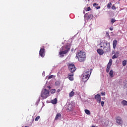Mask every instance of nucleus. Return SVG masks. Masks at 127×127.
Here are the masks:
<instances>
[{
    "label": "nucleus",
    "mask_w": 127,
    "mask_h": 127,
    "mask_svg": "<svg viewBox=\"0 0 127 127\" xmlns=\"http://www.w3.org/2000/svg\"><path fill=\"white\" fill-rule=\"evenodd\" d=\"M76 57H77L79 62H84L86 60V53L84 51H80L76 54Z\"/></svg>",
    "instance_id": "1"
},
{
    "label": "nucleus",
    "mask_w": 127,
    "mask_h": 127,
    "mask_svg": "<svg viewBox=\"0 0 127 127\" xmlns=\"http://www.w3.org/2000/svg\"><path fill=\"white\" fill-rule=\"evenodd\" d=\"M70 46L66 45L62 47V50H61V52H59V55L61 57H64V54H66L68 53L69 51H70Z\"/></svg>",
    "instance_id": "2"
},
{
    "label": "nucleus",
    "mask_w": 127,
    "mask_h": 127,
    "mask_svg": "<svg viewBox=\"0 0 127 127\" xmlns=\"http://www.w3.org/2000/svg\"><path fill=\"white\" fill-rule=\"evenodd\" d=\"M91 74H92V69L86 70L83 74L82 76V81L84 83L87 82L88 80H89V78H90V76H91Z\"/></svg>",
    "instance_id": "3"
},
{
    "label": "nucleus",
    "mask_w": 127,
    "mask_h": 127,
    "mask_svg": "<svg viewBox=\"0 0 127 127\" xmlns=\"http://www.w3.org/2000/svg\"><path fill=\"white\" fill-rule=\"evenodd\" d=\"M103 47V50L105 52V53L109 52V51H111V45L110 43H108V42H104L103 46H101L100 48H102Z\"/></svg>",
    "instance_id": "4"
},
{
    "label": "nucleus",
    "mask_w": 127,
    "mask_h": 127,
    "mask_svg": "<svg viewBox=\"0 0 127 127\" xmlns=\"http://www.w3.org/2000/svg\"><path fill=\"white\" fill-rule=\"evenodd\" d=\"M49 91L47 89L43 90L41 93V97L42 99H47L48 97H49Z\"/></svg>",
    "instance_id": "5"
},
{
    "label": "nucleus",
    "mask_w": 127,
    "mask_h": 127,
    "mask_svg": "<svg viewBox=\"0 0 127 127\" xmlns=\"http://www.w3.org/2000/svg\"><path fill=\"white\" fill-rule=\"evenodd\" d=\"M68 68L71 73H74L75 71H76V67H75V65L73 64H71L68 65Z\"/></svg>",
    "instance_id": "6"
},
{
    "label": "nucleus",
    "mask_w": 127,
    "mask_h": 127,
    "mask_svg": "<svg viewBox=\"0 0 127 127\" xmlns=\"http://www.w3.org/2000/svg\"><path fill=\"white\" fill-rule=\"evenodd\" d=\"M112 64H113V60L110 59L109 60V62L107 64V66L106 68L107 73H109V72H110V69H111V66H112Z\"/></svg>",
    "instance_id": "7"
},
{
    "label": "nucleus",
    "mask_w": 127,
    "mask_h": 127,
    "mask_svg": "<svg viewBox=\"0 0 127 127\" xmlns=\"http://www.w3.org/2000/svg\"><path fill=\"white\" fill-rule=\"evenodd\" d=\"M116 123L119 125V126H121V125H123V119L120 116L116 117Z\"/></svg>",
    "instance_id": "8"
},
{
    "label": "nucleus",
    "mask_w": 127,
    "mask_h": 127,
    "mask_svg": "<svg viewBox=\"0 0 127 127\" xmlns=\"http://www.w3.org/2000/svg\"><path fill=\"white\" fill-rule=\"evenodd\" d=\"M39 55L41 57H44L45 56V49L41 48L39 52Z\"/></svg>",
    "instance_id": "9"
},
{
    "label": "nucleus",
    "mask_w": 127,
    "mask_h": 127,
    "mask_svg": "<svg viewBox=\"0 0 127 127\" xmlns=\"http://www.w3.org/2000/svg\"><path fill=\"white\" fill-rule=\"evenodd\" d=\"M95 99L96 100L97 103L100 104L101 103V95L100 94H97L95 96Z\"/></svg>",
    "instance_id": "10"
},
{
    "label": "nucleus",
    "mask_w": 127,
    "mask_h": 127,
    "mask_svg": "<svg viewBox=\"0 0 127 127\" xmlns=\"http://www.w3.org/2000/svg\"><path fill=\"white\" fill-rule=\"evenodd\" d=\"M73 105H72L71 104H69L67 107L66 111L67 112H71V111H73Z\"/></svg>",
    "instance_id": "11"
},
{
    "label": "nucleus",
    "mask_w": 127,
    "mask_h": 127,
    "mask_svg": "<svg viewBox=\"0 0 127 127\" xmlns=\"http://www.w3.org/2000/svg\"><path fill=\"white\" fill-rule=\"evenodd\" d=\"M97 52L98 53V54H99V55H103L104 53H106V52L102 49H97Z\"/></svg>",
    "instance_id": "12"
},
{
    "label": "nucleus",
    "mask_w": 127,
    "mask_h": 127,
    "mask_svg": "<svg viewBox=\"0 0 127 127\" xmlns=\"http://www.w3.org/2000/svg\"><path fill=\"white\" fill-rule=\"evenodd\" d=\"M73 76H74V73L73 72H71V73H69L68 74V78L70 81H73L74 80V77H73Z\"/></svg>",
    "instance_id": "13"
},
{
    "label": "nucleus",
    "mask_w": 127,
    "mask_h": 127,
    "mask_svg": "<svg viewBox=\"0 0 127 127\" xmlns=\"http://www.w3.org/2000/svg\"><path fill=\"white\" fill-rule=\"evenodd\" d=\"M61 117H62V115L61 113H57L55 118V121H58L59 119L61 118Z\"/></svg>",
    "instance_id": "14"
},
{
    "label": "nucleus",
    "mask_w": 127,
    "mask_h": 127,
    "mask_svg": "<svg viewBox=\"0 0 127 127\" xmlns=\"http://www.w3.org/2000/svg\"><path fill=\"white\" fill-rule=\"evenodd\" d=\"M117 44H118V41H117V40H114L113 41V46L114 50L116 49V47H117Z\"/></svg>",
    "instance_id": "15"
},
{
    "label": "nucleus",
    "mask_w": 127,
    "mask_h": 127,
    "mask_svg": "<svg viewBox=\"0 0 127 127\" xmlns=\"http://www.w3.org/2000/svg\"><path fill=\"white\" fill-rule=\"evenodd\" d=\"M98 5H99V4H98V3H96V2L93 3V6L94 7H95V8L96 9H100V8H101V6H98Z\"/></svg>",
    "instance_id": "16"
},
{
    "label": "nucleus",
    "mask_w": 127,
    "mask_h": 127,
    "mask_svg": "<svg viewBox=\"0 0 127 127\" xmlns=\"http://www.w3.org/2000/svg\"><path fill=\"white\" fill-rule=\"evenodd\" d=\"M51 102L52 104H54V105H56V104H57V99L56 98H55L53 100H52L51 101Z\"/></svg>",
    "instance_id": "17"
},
{
    "label": "nucleus",
    "mask_w": 127,
    "mask_h": 127,
    "mask_svg": "<svg viewBox=\"0 0 127 127\" xmlns=\"http://www.w3.org/2000/svg\"><path fill=\"white\" fill-rule=\"evenodd\" d=\"M75 94V92H74L73 91H71L69 93V98H72V97H73V96H74V94Z\"/></svg>",
    "instance_id": "18"
},
{
    "label": "nucleus",
    "mask_w": 127,
    "mask_h": 127,
    "mask_svg": "<svg viewBox=\"0 0 127 127\" xmlns=\"http://www.w3.org/2000/svg\"><path fill=\"white\" fill-rule=\"evenodd\" d=\"M109 75L110 77H114V71L113 70L110 71Z\"/></svg>",
    "instance_id": "19"
},
{
    "label": "nucleus",
    "mask_w": 127,
    "mask_h": 127,
    "mask_svg": "<svg viewBox=\"0 0 127 127\" xmlns=\"http://www.w3.org/2000/svg\"><path fill=\"white\" fill-rule=\"evenodd\" d=\"M84 112L86 115H91V112L89 111V110L85 109Z\"/></svg>",
    "instance_id": "20"
},
{
    "label": "nucleus",
    "mask_w": 127,
    "mask_h": 127,
    "mask_svg": "<svg viewBox=\"0 0 127 127\" xmlns=\"http://www.w3.org/2000/svg\"><path fill=\"white\" fill-rule=\"evenodd\" d=\"M122 105H123L124 106H127V101L123 100V101L122 102Z\"/></svg>",
    "instance_id": "21"
},
{
    "label": "nucleus",
    "mask_w": 127,
    "mask_h": 127,
    "mask_svg": "<svg viewBox=\"0 0 127 127\" xmlns=\"http://www.w3.org/2000/svg\"><path fill=\"white\" fill-rule=\"evenodd\" d=\"M111 6H112V3L111 2H109L107 4V8L110 9L111 8Z\"/></svg>",
    "instance_id": "22"
},
{
    "label": "nucleus",
    "mask_w": 127,
    "mask_h": 127,
    "mask_svg": "<svg viewBox=\"0 0 127 127\" xmlns=\"http://www.w3.org/2000/svg\"><path fill=\"white\" fill-rule=\"evenodd\" d=\"M122 64L123 66H126V65H127V61L126 60L123 61L122 62Z\"/></svg>",
    "instance_id": "23"
},
{
    "label": "nucleus",
    "mask_w": 127,
    "mask_h": 127,
    "mask_svg": "<svg viewBox=\"0 0 127 127\" xmlns=\"http://www.w3.org/2000/svg\"><path fill=\"white\" fill-rule=\"evenodd\" d=\"M93 14L89 15L88 16V19H92V18H93Z\"/></svg>",
    "instance_id": "24"
},
{
    "label": "nucleus",
    "mask_w": 127,
    "mask_h": 127,
    "mask_svg": "<svg viewBox=\"0 0 127 127\" xmlns=\"http://www.w3.org/2000/svg\"><path fill=\"white\" fill-rule=\"evenodd\" d=\"M118 57H119V55H114L112 57V59H116V58H118Z\"/></svg>",
    "instance_id": "25"
},
{
    "label": "nucleus",
    "mask_w": 127,
    "mask_h": 127,
    "mask_svg": "<svg viewBox=\"0 0 127 127\" xmlns=\"http://www.w3.org/2000/svg\"><path fill=\"white\" fill-rule=\"evenodd\" d=\"M116 21H117V20H116V19L112 18L111 20V23H115V22H116Z\"/></svg>",
    "instance_id": "26"
},
{
    "label": "nucleus",
    "mask_w": 127,
    "mask_h": 127,
    "mask_svg": "<svg viewBox=\"0 0 127 127\" xmlns=\"http://www.w3.org/2000/svg\"><path fill=\"white\" fill-rule=\"evenodd\" d=\"M56 92V90L55 89H53L51 90V94H54Z\"/></svg>",
    "instance_id": "27"
},
{
    "label": "nucleus",
    "mask_w": 127,
    "mask_h": 127,
    "mask_svg": "<svg viewBox=\"0 0 127 127\" xmlns=\"http://www.w3.org/2000/svg\"><path fill=\"white\" fill-rule=\"evenodd\" d=\"M86 11H90V10H92L91 9V7H88L86 9H85Z\"/></svg>",
    "instance_id": "28"
},
{
    "label": "nucleus",
    "mask_w": 127,
    "mask_h": 127,
    "mask_svg": "<svg viewBox=\"0 0 127 127\" xmlns=\"http://www.w3.org/2000/svg\"><path fill=\"white\" fill-rule=\"evenodd\" d=\"M40 119V116H38L35 119V121L36 122L38 121V120Z\"/></svg>",
    "instance_id": "29"
},
{
    "label": "nucleus",
    "mask_w": 127,
    "mask_h": 127,
    "mask_svg": "<svg viewBox=\"0 0 127 127\" xmlns=\"http://www.w3.org/2000/svg\"><path fill=\"white\" fill-rule=\"evenodd\" d=\"M112 9L115 10L117 8L116 7V6H115V4H113L111 7Z\"/></svg>",
    "instance_id": "30"
},
{
    "label": "nucleus",
    "mask_w": 127,
    "mask_h": 127,
    "mask_svg": "<svg viewBox=\"0 0 127 127\" xmlns=\"http://www.w3.org/2000/svg\"><path fill=\"white\" fill-rule=\"evenodd\" d=\"M101 96H106V92H102L101 93Z\"/></svg>",
    "instance_id": "31"
},
{
    "label": "nucleus",
    "mask_w": 127,
    "mask_h": 127,
    "mask_svg": "<svg viewBox=\"0 0 127 127\" xmlns=\"http://www.w3.org/2000/svg\"><path fill=\"white\" fill-rule=\"evenodd\" d=\"M101 103V105L102 106V107H104V105L105 104V102L104 101H100Z\"/></svg>",
    "instance_id": "32"
},
{
    "label": "nucleus",
    "mask_w": 127,
    "mask_h": 127,
    "mask_svg": "<svg viewBox=\"0 0 127 127\" xmlns=\"http://www.w3.org/2000/svg\"><path fill=\"white\" fill-rule=\"evenodd\" d=\"M53 78V75H50L48 77V80H50V79H52Z\"/></svg>",
    "instance_id": "33"
},
{
    "label": "nucleus",
    "mask_w": 127,
    "mask_h": 127,
    "mask_svg": "<svg viewBox=\"0 0 127 127\" xmlns=\"http://www.w3.org/2000/svg\"><path fill=\"white\" fill-rule=\"evenodd\" d=\"M119 53H119V52H117L116 53L115 55H119Z\"/></svg>",
    "instance_id": "34"
},
{
    "label": "nucleus",
    "mask_w": 127,
    "mask_h": 127,
    "mask_svg": "<svg viewBox=\"0 0 127 127\" xmlns=\"http://www.w3.org/2000/svg\"><path fill=\"white\" fill-rule=\"evenodd\" d=\"M110 30H111V31L114 30V28H110Z\"/></svg>",
    "instance_id": "35"
},
{
    "label": "nucleus",
    "mask_w": 127,
    "mask_h": 127,
    "mask_svg": "<svg viewBox=\"0 0 127 127\" xmlns=\"http://www.w3.org/2000/svg\"><path fill=\"white\" fill-rule=\"evenodd\" d=\"M102 100H106V97H103L102 98Z\"/></svg>",
    "instance_id": "36"
},
{
    "label": "nucleus",
    "mask_w": 127,
    "mask_h": 127,
    "mask_svg": "<svg viewBox=\"0 0 127 127\" xmlns=\"http://www.w3.org/2000/svg\"><path fill=\"white\" fill-rule=\"evenodd\" d=\"M112 54H115V51L112 52Z\"/></svg>",
    "instance_id": "37"
},
{
    "label": "nucleus",
    "mask_w": 127,
    "mask_h": 127,
    "mask_svg": "<svg viewBox=\"0 0 127 127\" xmlns=\"http://www.w3.org/2000/svg\"><path fill=\"white\" fill-rule=\"evenodd\" d=\"M91 127H95V126H92Z\"/></svg>",
    "instance_id": "38"
},
{
    "label": "nucleus",
    "mask_w": 127,
    "mask_h": 127,
    "mask_svg": "<svg viewBox=\"0 0 127 127\" xmlns=\"http://www.w3.org/2000/svg\"><path fill=\"white\" fill-rule=\"evenodd\" d=\"M107 34H108V35H109V33L107 32Z\"/></svg>",
    "instance_id": "39"
},
{
    "label": "nucleus",
    "mask_w": 127,
    "mask_h": 127,
    "mask_svg": "<svg viewBox=\"0 0 127 127\" xmlns=\"http://www.w3.org/2000/svg\"><path fill=\"white\" fill-rule=\"evenodd\" d=\"M85 15H87V13L85 14Z\"/></svg>",
    "instance_id": "40"
}]
</instances>
